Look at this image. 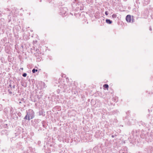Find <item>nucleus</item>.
I'll list each match as a JSON object with an SVG mask.
<instances>
[{
	"mask_svg": "<svg viewBox=\"0 0 153 153\" xmlns=\"http://www.w3.org/2000/svg\"><path fill=\"white\" fill-rule=\"evenodd\" d=\"M4 13L7 14L8 19H13L14 17L19 15V10L16 7H14L11 10L8 8L5 9Z\"/></svg>",
	"mask_w": 153,
	"mask_h": 153,
	"instance_id": "f257e3e1",
	"label": "nucleus"
},
{
	"mask_svg": "<svg viewBox=\"0 0 153 153\" xmlns=\"http://www.w3.org/2000/svg\"><path fill=\"white\" fill-rule=\"evenodd\" d=\"M27 114L24 118L25 120H30L34 117V112L31 109H29L28 111H26Z\"/></svg>",
	"mask_w": 153,
	"mask_h": 153,
	"instance_id": "f03ea898",
	"label": "nucleus"
},
{
	"mask_svg": "<svg viewBox=\"0 0 153 153\" xmlns=\"http://www.w3.org/2000/svg\"><path fill=\"white\" fill-rule=\"evenodd\" d=\"M68 9L66 7H61L59 8V13L62 16H65L67 15Z\"/></svg>",
	"mask_w": 153,
	"mask_h": 153,
	"instance_id": "7ed1b4c3",
	"label": "nucleus"
},
{
	"mask_svg": "<svg viewBox=\"0 0 153 153\" xmlns=\"http://www.w3.org/2000/svg\"><path fill=\"white\" fill-rule=\"evenodd\" d=\"M9 109L10 113L12 118L15 120H17L18 117V116H14V115H16V113L14 112V110L13 108L12 107H10Z\"/></svg>",
	"mask_w": 153,
	"mask_h": 153,
	"instance_id": "20e7f679",
	"label": "nucleus"
},
{
	"mask_svg": "<svg viewBox=\"0 0 153 153\" xmlns=\"http://www.w3.org/2000/svg\"><path fill=\"white\" fill-rule=\"evenodd\" d=\"M104 134L103 132L100 130H98L96 131L94 136L96 138H101L104 135Z\"/></svg>",
	"mask_w": 153,
	"mask_h": 153,
	"instance_id": "39448f33",
	"label": "nucleus"
},
{
	"mask_svg": "<svg viewBox=\"0 0 153 153\" xmlns=\"http://www.w3.org/2000/svg\"><path fill=\"white\" fill-rule=\"evenodd\" d=\"M150 10V8L149 7L147 8L145 10L143 13L142 14V16H143V18L145 19L147 18V17L148 16L149 10Z\"/></svg>",
	"mask_w": 153,
	"mask_h": 153,
	"instance_id": "423d86ee",
	"label": "nucleus"
},
{
	"mask_svg": "<svg viewBox=\"0 0 153 153\" xmlns=\"http://www.w3.org/2000/svg\"><path fill=\"white\" fill-rule=\"evenodd\" d=\"M9 86V88L11 89V90H12L13 92L16 91V90H15V85L13 83H10Z\"/></svg>",
	"mask_w": 153,
	"mask_h": 153,
	"instance_id": "0eeeda50",
	"label": "nucleus"
},
{
	"mask_svg": "<svg viewBox=\"0 0 153 153\" xmlns=\"http://www.w3.org/2000/svg\"><path fill=\"white\" fill-rule=\"evenodd\" d=\"M39 113V115H42L43 117H45V112L43 109H41L40 110Z\"/></svg>",
	"mask_w": 153,
	"mask_h": 153,
	"instance_id": "6e6552de",
	"label": "nucleus"
},
{
	"mask_svg": "<svg viewBox=\"0 0 153 153\" xmlns=\"http://www.w3.org/2000/svg\"><path fill=\"white\" fill-rule=\"evenodd\" d=\"M10 108V107H7L5 108L4 109V112L5 114V115L6 116H7V114L9 112V110Z\"/></svg>",
	"mask_w": 153,
	"mask_h": 153,
	"instance_id": "1a4fd4ad",
	"label": "nucleus"
},
{
	"mask_svg": "<svg viewBox=\"0 0 153 153\" xmlns=\"http://www.w3.org/2000/svg\"><path fill=\"white\" fill-rule=\"evenodd\" d=\"M25 101L24 98H22L20 100V101L19 102V104L20 105H22V104L23 105H24V104L25 102Z\"/></svg>",
	"mask_w": 153,
	"mask_h": 153,
	"instance_id": "9d476101",
	"label": "nucleus"
},
{
	"mask_svg": "<svg viewBox=\"0 0 153 153\" xmlns=\"http://www.w3.org/2000/svg\"><path fill=\"white\" fill-rule=\"evenodd\" d=\"M112 18H114V19H115L117 17L118 19L121 18L120 16V15L118 14H114L112 15Z\"/></svg>",
	"mask_w": 153,
	"mask_h": 153,
	"instance_id": "9b49d317",
	"label": "nucleus"
},
{
	"mask_svg": "<svg viewBox=\"0 0 153 153\" xmlns=\"http://www.w3.org/2000/svg\"><path fill=\"white\" fill-rule=\"evenodd\" d=\"M0 134L1 135L5 134L7 135H8L7 131V130H2L0 132Z\"/></svg>",
	"mask_w": 153,
	"mask_h": 153,
	"instance_id": "f8f14e48",
	"label": "nucleus"
},
{
	"mask_svg": "<svg viewBox=\"0 0 153 153\" xmlns=\"http://www.w3.org/2000/svg\"><path fill=\"white\" fill-rule=\"evenodd\" d=\"M143 4L144 6L148 4L150 2V0H143Z\"/></svg>",
	"mask_w": 153,
	"mask_h": 153,
	"instance_id": "ddd939ff",
	"label": "nucleus"
},
{
	"mask_svg": "<svg viewBox=\"0 0 153 153\" xmlns=\"http://www.w3.org/2000/svg\"><path fill=\"white\" fill-rule=\"evenodd\" d=\"M40 85L41 86V89L45 88L46 87L45 83L44 82H41L40 84Z\"/></svg>",
	"mask_w": 153,
	"mask_h": 153,
	"instance_id": "4468645a",
	"label": "nucleus"
},
{
	"mask_svg": "<svg viewBox=\"0 0 153 153\" xmlns=\"http://www.w3.org/2000/svg\"><path fill=\"white\" fill-rule=\"evenodd\" d=\"M8 92L9 94H13V95H14V92H13V91H12V90H11V89H10V88H9V86L8 87Z\"/></svg>",
	"mask_w": 153,
	"mask_h": 153,
	"instance_id": "2eb2a0df",
	"label": "nucleus"
},
{
	"mask_svg": "<svg viewBox=\"0 0 153 153\" xmlns=\"http://www.w3.org/2000/svg\"><path fill=\"white\" fill-rule=\"evenodd\" d=\"M139 124L140 126L141 125L144 126H146V124L144 122H143L142 121H141L139 123Z\"/></svg>",
	"mask_w": 153,
	"mask_h": 153,
	"instance_id": "dca6fc26",
	"label": "nucleus"
},
{
	"mask_svg": "<svg viewBox=\"0 0 153 153\" xmlns=\"http://www.w3.org/2000/svg\"><path fill=\"white\" fill-rule=\"evenodd\" d=\"M45 153H51V152L50 149L47 148V149H45Z\"/></svg>",
	"mask_w": 153,
	"mask_h": 153,
	"instance_id": "f3484780",
	"label": "nucleus"
},
{
	"mask_svg": "<svg viewBox=\"0 0 153 153\" xmlns=\"http://www.w3.org/2000/svg\"><path fill=\"white\" fill-rule=\"evenodd\" d=\"M39 94H38L37 95V98L38 99L40 98L41 97L43 96V93H40L39 92Z\"/></svg>",
	"mask_w": 153,
	"mask_h": 153,
	"instance_id": "a211bd4d",
	"label": "nucleus"
},
{
	"mask_svg": "<svg viewBox=\"0 0 153 153\" xmlns=\"http://www.w3.org/2000/svg\"><path fill=\"white\" fill-rule=\"evenodd\" d=\"M105 21L106 23L109 24H111L112 22V21L111 20H105Z\"/></svg>",
	"mask_w": 153,
	"mask_h": 153,
	"instance_id": "6ab92c4d",
	"label": "nucleus"
},
{
	"mask_svg": "<svg viewBox=\"0 0 153 153\" xmlns=\"http://www.w3.org/2000/svg\"><path fill=\"white\" fill-rule=\"evenodd\" d=\"M113 100L115 102H117L118 100V97H115L113 98Z\"/></svg>",
	"mask_w": 153,
	"mask_h": 153,
	"instance_id": "aec40b11",
	"label": "nucleus"
},
{
	"mask_svg": "<svg viewBox=\"0 0 153 153\" xmlns=\"http://www.w3.org/2000/svg\"><path fill=\"white\" fill-rule=\"evenodd\" d=\"M134 20H126V21L128 23H133L134 21Z\"/></svg>",
	"mask_w": 153,
	"mask_h": 153,
	"instance_id": "412c9836",
	"label": "nucleus"
},
{
	"mask_svg": "<svg viewBox=\"0 0 153 153\" xmlns=\"http://www.w3.org/2000/svg\"><path fill=\"white\" fill-rule=\"evenodd\" d=\"M126 19H131V16L130 15H127L126 16Z\"/></svg>",
	"mask_w": 153,
	"mask_h": 153,
	"instance_id": "4be33fe9",
	"label": "nucleus"
},
{
	"mask_svg": "<svg viewBox=\"0 0 153 153\" xmlns=\"http://www.w3.org/2000/svg\"><path fill=\"white\" fill-rule=\"evenodd\" d=\"M103 87L105 88L108 89V85L107 84H105L103 85Z\"/></svg>",
	"mask_w": 153,
	"mask_h": 153,
	"instance_id": "5701e85b",
	"label": "nucleus"
},
{
	"mask_svg": "<svg viewBox=\"0 0 153 153\" xmlns=\"http://www.w3.org/2000/svg\"><path fill=\"white\" fill-rule=\"evenodd\" d=\"M37 69H36L35 68H33L32 70V72L33 73H34L36 72H37Z\"/></svg>",
	"mask_w": 153,
	"mask_h": 153,
	"instance_id": "b1692460",
	"label": "nucleus"
},
{
	"mask_svg": "<svg viewBox=\"0 0 153 153\" xmlns=\"http://www.w3.org/2000/svg\"><path fill=\"white\" fill-rule=\"evenodd\" d=\"M18 115L20 117H21L22 116V114L20 112H19L17 113Z\"/></svg>",
	"mask_w": 153,
	"mask_h": 153,
	"instance_id": "393cba45",
	"label": "nucleus"
},
{
	"mask_svg": "<svg viewBox=\"0 0 153 153\" xmlns=\"http://www.w3.org/2000/svg\"><path fill=\"white\" fill-rule=\"evenodd\" d=\"M22 76L24 77H25L27 75V74L26 73H24L22 75Z\"/></svg>",
	"mask_w": 153,
	"mask_h": 153,
	"instance_id": "a878e982",
	"label": "nucleus"
},
{
	"mask_svg": "<svg viewBox=\"0 0 153 153\" xmlns=\"http://www.w3.org/2000/svg\"><path fill=\"white\" fill-rule=\"evenodd\" d=\"M44 123H45L44 121H42V126L44 127H45V124H44Z\"/></svg>",
	"mask_w": 153,
	"mask_h": 153,
	"instance_id": "bb28decb",
	"label": "nucleus"
},
{
	"mask_svg": "<svg viewBox=\"0 0 153 153\" xmlns=\"http://www.w3.org/2000/svg\"><path fill=\"white\" fill-rule=\"evenodd\" d=\"M7 125H8L7 124L4 123V125H3V126L4 127L6 128V127H7Z\"/></svg>",
	"mask_w": 153,
	"mask_h": 153,
	"instance_id": "cd10ccee",
	"label": "nucleus"
},
{
	"mask_svg": "<svg viewBox=\"0 0 153 153\" xmlns=\"http://www.w3.org/2000/svg\"><path fill=\"white\" fill-rule=\"evenodd\" d=\"M48 59H49V60H51L52 59V57L50 56H48Z\"/></svg>",
	"mask_w": 153,
	"mask_h": 153,
	"instance_id": "c85d7f7f",
	"label": "nucleus"
},
{
	"mask_svg": "<svg viewBox=\"0 0 153 153\" xmlns=\"http://www.w3.org/2000/svg\"><path fill=\"white\" fill-rule=\"evenodd\" d=\"M2 109V105L0 104V111H1Z\"/></svg>",
	"mask_w": 153,
	"mask_h": 153,
	"instance_id": "c756f323",
	"label": "nucleus"
},
{
	"mask_svg": "<svg viewBox=\"0 0 153 153\" xmlns=\"http://www.w3.org/2000/svg\"><path fill=\"white\" fill-rule=\"evenodd\" d=\"M130 112H129V111H128L127 113H126V114H127V115H128V116L129 115H130Z\"/></svg>",
	"mask_w": 153,
	"mask_h": 153,
	"instance_id": "7c9ffc66",
	"label": "nucleus"
},
{
	"mask_svg": "<svg viewBox=\"0 0 153 153\" xmlns=\"http://www.w3.org/2000/svg\"><path fill=\"white\" fill-rule=\"evenodd\" d=\"M80 10H83V7H80V8L79 9Z\"/></svg>",
	"mask_w": 153,
	"mask_h": 153,
	"instance_id": "2f4dec72",
	"label": "nucleus"
},
{
	"mask_svg": "<svg viewBox=\"0 0 153 153\" xmlns=\"http://www.w3.org/2000/svg\"><path fill=\"white\" fill-rule=\"evenodd\" d=\"M105 14L106 15H108V12L107 11H105Z\"/></svg>",
	"mask_w": 153,
	"mask_h": 153,
	"instance_id": "473e14b6",
	"label": "nucleus"
},
{
	"mask_svg": "<svg viewBox=\"0 0 153 153\" xmlns=\"http://www.w3.org/2000/svg\"><path fill=\"white\" fill-rule=\"evenodd\" d=\"M104 20H102L101 21V23H102L103 24V23L104 22Z\"/></svg>",
	"mask_w": 153,
	"mask_h": 153,
	"instance_id": "72a5a7b5",
	"label": "nucleus"
},
{
	"mask_svg": "<svg viewBox=\"0 0 153 153\" xmlns=\"http://www.w3.org/2000/svg\"><path fill=\"white\" fill-rule=\"evenodd\" d=\"M66 76L65 74H63L62 75V77H66Z\"/></svg>",
	"mask_w": 153,
	"mask_h": 153,
	"instance_id": "f704fd0d",
	"label": "nucleus"
},
{
	"mask_svg": "<svg viewBox=\"0 0 153 153\" xmlns=\"http://www.w3.org/2000/svg\"><path fill=\"white\" fill-rule=\"evenodd\" d=\"M37 60L39 61H40L41 60V59H40V58H37Z\"/></svg>",
	"mask_w": 153,
	"mask_h": 153,
	"instance_id": "c9c22d12",
	"label": "nucleus"
},
{
	"mask_svg": "<svg viewBox=\"0 0 153 153\" xmlns=\"http://www.w3.org/2000/svg\"><path fill=\"white\" fill-rule=\"evenodd\" d=\"M149 30H150V31H151L152 30V28H151V26H150L149 27Z\"/></svg>",
	"mask_w": 153,
	"mask_h": 153,
	"instance_id": "e433bc0d",
	"label": "nucleus"
},
{
	"mask_svg": "<svg viewBox=\"0 0 153 153\" xmlns=\"http://www.w3.org/2000/svg\"><path fill=\"white\" fill-rule=\"evenodd\" d=\"M150 114H148V115H147V117L148 118H149V117L150 116Z\"/></svg>",
	"mask_w": 153,
	"mask_h": 153,
	"instance_id": "4c0bfd02",
	"label": "nucleus"
},
{
	"mask_svg": "<svg viewBox=\"0 0 153 153\" xmlns=\"http://www.w3.org/2000/svg\"><path fill=\"white\" fill-rule=\"evenodd\" d=\"M114 135H111V137L112 138H114Z\"/></svg>",
	"mask_w": 153,
	"mask_h": 153,
	"instance_id": "58836bf2",
	"label": "nucleus"
},
{
	"mask_svg": "<svg viewBox=\"0 0 153 153\" xmlns=\"http://www.w3.org/2000/svg\"><path fill=\"white\" fill-rule=\"evenodd\" d=\"M52 151H55V149H52Z\"/></svg>",
	"mask_w": 153,
	"mask_h": 153,
	"instance_id": "ea45409f",
	"label": "nucleus"
},
{
	"mask_svg": "<svg viewBox=\"0 0 153 153\" xmlns=\"http://www.w3.org/2000/svg\"><path fill=\"white\" fill-rule=\"evenodd\" d=\"M148 111L149 112V113H150V110L149 109H148Z\"/></svg>",
	"mask_w": 153,
	"mask_h": 153,
	"instance_id": "a19ab883",
	"label": "nucleus"
},
{
	"mask_svg": "<svg viewBox=\"0 0 153 153\" xmlns=\"http://www.w3.org/2000/svg\"><path fill=\"white\" fill-rule=\"evenodd\" d=\"M14 116H15V117L17 116L16 115H16H14Z\"/></svg>",
	"mask_w": 153,
	"mask_h": 153,
	"instance_id": "79ce46f5",
	"label": "nucleus"
},
{
	"mask_svg": "<svg viewBox=\"0 0 153 153\" xmlns=\"http://www.w3.org/2000/svg\"><path fill=\"white\" fill-rule=\"evenodd\" d=\"M21 69L22 70H23V68H21Z\"/></svg>",
	"mask_w": 153,
	"mask_h": 153,
	"instance_id": "37998d69",
	"label": "nucleus"
},
{
	"mask_svg": "<svg viewBox=\"0 0 153 153\" xmlns=\"http://www.w3.org/2000/svg\"><path fill=\"white\" fill-rule=\"evenodd\" d=\"M37 50H38V49H36V51H37Z\"/></svg>",
	"mask_w": 153,
	"mask_h": 153,
	"instance_id": "c03bdc74",
	"label": "nucleus"
},
{
	"mask_svg": "<svg viewBox=\"0 0 153 153\" xmlns=\"http://www.w3.org/2000/svg\"><path fill=\"white\" fill-rule=\"evenodd\" d=\"M29 15H30V13H29Z\"/></svg>",
	"mask_w": 153,
	"mask_h": 153,
	"instance_id": "a18cd8bd",
	"label": "nucleus"
},
{
	"mask_svg": "<svg viewBox=\"0 0 153 153\" xmlns=\"http://www.w3.org/2000/svg\"><path fill=\"white\" fill-rule=\"evenodd\" d=\"M1 13H0V16H1Z\"/></svg>",
	"mask_w": 153,
	"mask_h": 153,
	"instance_id": "49530a36",
	"label": "nucleus"
},
{
	"mask_svg": "<svg viewBox=\"0 0 153 153\" xmlns=\"http://www.w3.org/2000/svg\"><path fill=\"white\" fill-rule=\"evenodd\" d=\"M88 22H86V23H87V24H88Z\"/></svg>",
	"mask_w": 153,
	"mask_h": 153,
	"instance_id": "de8ad7c7",
	"label": "nucleus"
},
{
	"mask_svg": "<svg viewBox=\"0 0 153 153\" xmlns=\"http://www.w3.org/2000/svg\"><path fill=\"white\" fill-rule=\"evenodd\" d=\"M100 25H102V24H101Z\"/></svg>",
	"mask_w": 153,
	"mask_h": 153,
	"instance_id": "09e8293b",
	"label": "nucleus"
},
{
	"mask_svg": "<svg viewBox=\"0 0 153 153\" xmlns=\"http://www.w3.org/2000/svg\"><path fill=\"white\" fill-rule=\"evenodd\" d=\"M50 146H51V145H50Z\"/></svg>",
	"mask_w": 153,
	"mask_h": 153,
	"instance_id": "8fccbe9b",
	"label": "nucleus"
},
{
	"mask_svg": "<svg viewBox=\"0 0 153 153\" xmlns=\"http://www.w3.org/2000/svg\"><path fill=\"white\" fill-rule=\"evenodd\" d=\"M87 21H85V22H87Z\"/></svg>",
	"mask_w": 153,
	"mask_h": 153,
	"instance_id": "3c124183",
	"label": "nucleus"
},
{
	"mask_svg": "<svg viewBox=\"0 0 153 153\" xmlns=\"http://www.w3.org/2000/svg\"><path fill=\"white\" fill-rule=\"evenodd\" d=\"M10 20H9V22H10Z\"/></svg>",
	"mask_w": 153,
	"mask_h": 153,
	"instance_id": "603ef678",
	"label": "nucleus"
},
{
	"mask_svg": "<svg viewBox=\"0 0 153 153\" xmlns=\"http://www.w3.org/2000/svg\"><path fill=\"white\" fill-rule=\"evenodd\" d=\"M44 147H45V146H44Z\"/></svg>",
	"mask_w": 153,
	"mask_h": 153,
	"instance_id": "864d4df0",
	"label": "nucleus"
},
{
	"mask_svg": "<svg viewBox=\"0 0 153 153\" xmlns=\"http://www.w3.org/2000/svg\"><path fill=\"white\" fill-rule=\"evenodd\" d=\"M123 153H124V152H123Z\"/></svg>",
	"mask_w": 153,
	"mask_h": 153,
	"instance_id": "5fc2aeb1",
	"label": "nucleus"
}]
</instances>
